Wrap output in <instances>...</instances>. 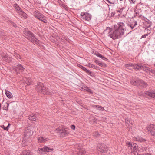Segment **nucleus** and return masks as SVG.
<instances>
[{
    "label": "nucleus",
    "instance_id": "1",
    "mask_svg": "<svg viewBox=\"0 0 155 155\" xmlns=\"http://www.w3.org/2000/svg\"><path fill=\"white\" fill-rule=\"evenodd\" d=\"M124 25L123 23H120L115 25L113 33L110 35V37L113 39L120 38L124 34Z\"/></svg>",
    "mask_w": 155,
    "mask_h": 155
},
{
    "label": "nucleus",
    "instance_id": "2",
    "mask_svg": "<svg viewBox=\"0 0 155 155\" xmlns=\"http://www.w3.org/2000/svg\"><path fill=\"white\" fill-rule=\"evenodd\" d=\"M36 90L37 91L42 94L47 95L51 94V93L48 91V89L44 87L42 83H39L38 84L36 87Z\"/></svg>",
    "mask_w": 155,
    "mask_h": 155
},
{
    "label": "nucleus",
    "instance_id": "3",
    "mask_svg": "<svg viewBox=\"0 0 155 155\" xmlns=\"http://www.w3.org/2000/svg\"><path fill=\"white\" fill-rule=\"evenodd\" d=\"M125 67L131 69L130 68V67H132L134 69H143L144 71H147L149 70V68L146 67L144 65H142L140 64H126L125 65Z\"/></svg>",
    "mask_w": 155,
    "mask_h": 155
},
{
    "label": "nucleus",
    "instance_id": "4",
    "mask_svg": "<svg viewBox=\"0 0 155 155\" xmlns=\"http://www.w3.org/2000/svg\"><path fill=\"white\" fill-rule=\"evenodd\" d=\"M139 94L140 96H145L146 95L153 98H155V91H151L139 93Z\"/></svg>",
    "mask_w": 155,
    "mask_h": 155
},
{
    "label": "nucleus",
    "instance_id": "5",
    "mask_svg": "<svg viewBox=\"0 0 155 155\" xmlns=\"http://www.w3.org/2000/svg\"><path fill=\"white\" fill-rule=\"evenodd\" d=\"M131 83L132 85L137 86L139 84L140 86L142 87H146L147 86V84L141 80H137L134 81V82L131 81Z\"/></svg>",
    "mask_w": 155,
    "mask_h": 155
},
{
    "label": "nucleus",
    "instance_id": "6",
    "mask_svg": "<svg viewBox=\"0 0 155 155\" xmlns=\"http://www.w3.org/2000/svg\"><path fill=\"white\" fill-rule=\"evenodd\" d=\"M27 32L28 34L30 35L31 38H29L28 39L29 40L31 39V41L34 43L35 44H37L38 40L35 38L33 33L29 31H27Z\"/></svg>",
    "mask_w": 155,
    "mask_h": 155
},
{
    "label": "nucleus",
    "instance_id": "7",
    "mask_svg": "<svg viewBox=\"0 0 155 155\" xmlns=\"http://www.w3.org/2000/svg\"><path fill=\"white\" fill-rule=\"evenodd\" d=\"M14 69L16 73L18 74L20 72H23L25 70V68L21 65L20 64L17 66Z\"/></svg>",
    "mask_w": 155,
    "mask_h": 155
},
{
    "label": "nucleus",
    "instance_id": "8",
    "mask_svg": "<svg viewBox=\"0 0 155 155\" xmlns=\"http://www.w3.org/2000/svg\"><path fill=\"white\" fill-rule=\"evenodd\" d=\"M81 15L83 16V18L86 21H89L91 19V15L88 13H81Z\"/></svg>",
    "mask_w": 155,
    "mask_h": 155
},
{
    "label": "nucleus",
    "instance_id": "9",
    "mask_svg": "<svg viewBox=\"0 0 155 155\" xmlns=\"http://www.w3.org/2000/svg\"><path fill=\"white\" fill-rule=\"evenodd\" d=\"M147 130L149 133L151 135L152 132H155V125L152 124L148 125L147 127Z\"/></svg>",
    "mask_w": 155,
    "mask_h": 155
},
{
    "label": "nucleus",
    "instance_id": "10",
    "mask_svg": "<svg viewBox=\"0 0 155 155\" xmlns=\"http://www.w3.org/2000/svg\"><path fill=\"white\" fill-rule=\"evenodd\" d=\"M48 140V138L45 137L40 136L38 138V143H44Z\"/></svg>",
    "mask_w": 155,
    "mask_h": 155
},
{
    "label": "nucleus",
    "instance_id": "11",
    "mask_svg": "<svg viewBox=\"0 0 155 155\" xmlns=\"http://www.w3.org/2000/svg\"><path fill=\"white\" fill-rule=\"evenodd\" d=\"M38 150L39 151H41L42 152H44L46 151L51 152L53 151V148H49L46 146H45L43 148H39Z\"/></svg>",
    "mask_w": 155,
    "mask_h": 155
},
{
    "label": "nucleus",
    "instance_id": "12",
    "mask_svg": "<svg viewBox=\"0 0 155 155\" xmlns=\"http://www.w3.org/2000/svg\"><path fill=\"white\" fill-rule=\"evenodd\" d=\"M33 14L36 18H38L39 20H40L41 18H42L43 16L41 13L37 11H35L34 12Z\"/></svg>",
    "mask_w": 155,
    "mask_h": 155
},
{
    "label": "nucleus",
    "instance_id": "13",
    "mask_svg": "<svg viewBox=\"0 0 155 155\" xmlns=\"http://www.w3.org/2000/svg\"><path fill=\"white\" fill-rule=\"evenodd\" d=\"M97 150L101 152L104 153V144H99L97 147Z\"/></svg>",
    "mask_w": 155,
    "mask_h": 155
},
{
    "label": "nucleus",
    "instance_id": "14",
    "mask_svg": "<svg viewBox=\"0 0 155 155\" xmlns=\"http://www.w3.org/2000/svg\"><path fill=\"white\" fill-rule=\"evenodd\" d=\"M61 134L63 137H65L68 136L69 134V132L67 127H64Z\"/></svg>",
    "mask_w": 155,
    "mask_h": 155
},
{
    "label": "nucleus",
    "instance_id": "15",
    "mask_svg": "<svg viewBox=\"0 0 155 155\" xmlns=\"http://www.w3.org/2000/svg\"><path fill=\"white\" fill-rule=\"evenodd\" d=\"M125 122L127 124V126H131L133 124V121L130 118H127L125 119Z\"/></svg>",
    "mask_w": 155,
    "mask_h": 155
},
{
    "label": "nucleus",
    "instance_id": "16",
    "mask_svg": "<svg viewBox=\"0 0 155 155\" xmlns=\"http://www.w3.org/2000/svg\"><path fill=\"white\" fill-rule=\"evenodd\" d=\"M94 61L95 63L101 67H105L107 66V65L105 64L102 62H101L97 60L96 59H94Z\"/></svg>",
    "mask_w": 155,
    "mask_h": 155
},
{
    "label": "nucleus",
    "instance_id": "17",
    "mask_svg": "<svg viewBox=\"0 0 155 155\" xmlns=\"http://www.w3.org/2000/svg\"><path fill=\"white\" fill-rule=\"evenodd\" d=\"M30 139H26L25 137H23L22 141V144L24 146H26L30 142Z\"/></svg>",
    "mask_w": 155,
    "mask_h": 155
},
{
    "label": "nucleus",
    "instance_id": "18",
    "mask_svg": "<svg viewBox=\"0 0 155 155\" xmlns=\"http://www.w3.org/2000/svg\"><path fill=\"white\" fill-rule=\"evenodd\" d=\"M92 107L94 108H95L101 111H103L104 110V109L103 107L98 105H93L92 106Z\"/></svg>",
    "mask_w": 155,
    "mask_h": 155
},
{
    "label": "nucleus",
    "instance_id": "19",
    "mask_svg": "<svg viewBox=\"0 0 155 155\" xmlns=\"http://www.w3.org/2000/svg\"><path fill=\"white\" fill-rule=\"evenodd\" d=\"M64 127H65L63 125H61L60 126H59L58 128L56 129V132L58 133H61Z\"/></svg>",
    "mask_w": 155,
    "mask_h": 155
},
{
    "label": "nucleus",
    "instance_id": "20",
    "mask_svg": "<svg viewBox=\"0 0 155 155\" xmlns=\"http://www.w3.org/2000/svg\"><path fill=\"white\" fill-rule=\"evenodd\" d=\"M18 13L19 15H21L22 17L26 18H27V15L25 13H24L21 10H20L19 12H18Z\"/></svg>",
    "mask_w": 155,
    "mask_h": 155
},
{
    "label": "nucleus",
    "instance_id": "21",
    "mask_svg": "<svg viewBox=\"0 0 155 155\" xmlns=\"http://www.w3.org/2000/svg\"><path fill=\"white\" fill-rule=\"evenodd\" d=\"M28 119L31 120L36 121L37 120V117L35 116L34 114L30 115L28 116Z\"/></svg>",
    "mask_w": 155,
    "mask_h": 155
},
{
    "label": "nucleus",
    "instance_id": "22",
    "mask_svg": "<svg viewBox=\"0 0 155 155\" xmlns=\"http://www.w3.org/2000/svg\"><path fill=\"white\" fill-rule=\"evenodd\" d=\"M5 93L8 98H11L13 96L12 94L8 91L5 90Z\"/></svg>",
    "mask_w": 155,
    "mask_h": 155
},
{
    "label": "nucleus",
    "instance_id": "23",
    "mask_svg": "<svg viewBox=\"0 0 155 155\" xmlns=\"http://www.w3.org/2000/svg\"><path fill=\"white\" fill-rule=\"evenodd\" d=\"M80 68L82 69L83 70L86 72L88 74H91V72L90 71L87 69L85 67L80 65Z\"/></svg>",
    "mask_w": 155,
    "mask_h": 155
},
{
    "label": "nucleus",
    "instance_id": "24",
    "mask_svg": "<svg viewBox=\"0 0 155 155\" xmlns=\"http://www.w3.org/2000/svg\"><path fill=\"white\" fill-rule=\"evenodd\" d=\"M21 155H32V154L28 150H24L22 152Z\"/></svg>",
    "mask_w": 155,
    "mask_h": 155
},
{
    "label": "nucleus",
    "instance_id": "25",
    "mask_svg": "<svg viewBox=\"0 0 155 155\" xmlns=\"http://www.w3.org/2000/svg\"><path fill=\"white\" fill-rule=\"evenodd\" d=\"M95 54L96 56H97V57H98L101 58L102 59H103V60H105L106 61H108V59L107 58H105L104 57L102 56L99 53H96Z\"/></svg>",
    "mask_w": 155,
    "mask_h": 155
},
{
    "label": "nucleus",
    "instance_id": "26",
    "mask_svg": "<svg viewBox=\"0 0 155 155\" xmlns=\"http://www.w3.org/2000/svg\"><path fill=\"white\" fill-rule=\"evenodd\" d=\"M14 7L15 8V9L16 10V11L18 13V12H19L20 10H21L20 9L18 5L16 4H15L14 5Z\"/></svg>",
    "mask_w": 155,
    "mask_h": 155
},
{
    "label": "nucleus",
    "instance_id": "27",
    "mask_svg": "<svg viewBox=\"0 0 155 155\" xmlns=\"http://www.w3.org/2000/svg\"><path fill=\"white\" fill-rule=\"evenodd\" d=\"M85 151L84 149H81L79 151L78 155H84Z\"/></svg>",
    "mask_w": 155,
    "mask_h": 155
},
{
    "label": "nucleus",
    "instance_id": "28",
    "mask_svg": "<svg viewBox=\"0 0 155 155\" xmlns=\"http://www.w3.org/2000/svg\"><path fill=\"white\" fill-rule=\"evenodd\" d=\"M132 149L133 150H136L137 148V145L136 143H133L132 144Z\"/></svg>",
    "mask_w": 155,
    "mask_h": 155
},
{
    "label": "nucleus",
    "instance_id": "29",
    "mask_svg": "<svg viewBox=\"0 0 155 155\" xmlns=\"http://www.w3.org/2000/svg\"><path fill=\"white\" fill-rule=\"evenodd\" d=\"M3 59L4 60H5L6 61H7L9 62L10 61V60L11 58L10 57H9V59H8V57L6 55H5V56H3Z\"/></svg>",
    "mask_w": 155,
    "mask_h": 155
},
{
    "label": "nucleus",
    "instance_id": "30",
    "mask_svg": "<svg viewBox=\"0 0 155 155\" xmlns=\"http://www.w3.org/2000/svg\"><path fill=\"white\" fill-rule=\"evenodd\" d=\"M137 140L140 142H143L145 141V140L142 138H138L137 139Z\"/></svg>",
    "mask_w": 155,
    "mask_h": 155
},
{
    "label": "nucleus",
    "instance_id": "31",
    "mask_svg": "<svg viewBox=\"0 0 155 155\" xmlns=\"http://www.w3.org/2000/svg\"><path fill=\"white\" fill-rule=\"evenodd\" d=\"M127 145L129 147H130L131 149H132V144H131L130 142H128L126 143Z\"/></svg>",
    "mask_w": 155,
    "mask_h": 155
},
{
    "label": "nucleus",
    "instance_id": "32",
    "mask_svg": "<svg viewBox=\"0 0 155 155\" xmlns=\"http://www.w3.org/2000/svg\"><path fill=\"white\" fill-rule=\"evenodd\" d=\"M33 129V127L32 126H28L27 128V130H28L29 132H31L32 130V129Z\"/></svg>",
    "mask_w": 155,
    "mask_h": 155
},
{
    "label": "nucleus",
    "instance_id": "33",
    "mask_svg": "<svg viewBox=\"0 0 155 155\" xmlns=\"http://www.w3.org/2000/svg\"><path fill=\"white\" fill-rule=\"evenodd\" d=\"M88 66L92 68H93L94 69H96V68H97V67L95 66L94 65L92 64H89Z\"/></svg>",
    "mask_w": 155,
    "mask_h": 155
},
{
    "label": "nucleus",
    "instance_id": "34",
    "mask_svg": "<svg viewBox=\"0 0 155 155\" xmlns=\"http://www.w3.org/2000/svg\"><path fill=\"white\" fill-rule=\"evenodd\" d=\"M137 22L135 21V22H134V26H133L132 25H131L130 26V27L132 29H133L134 27L136 25H137Z\"/></svg>",
    "mask_w": 155,
    "mask_h": 155
},
{
    "label": "nucleus",
    "instance_id": "35",
    "mask_svg": "<svg viewBox=\"0 0 155 155\" xmlns=\"http://www.w3.org/2000/svg\"><path fill=\"white\" fill-rule=\"evenodd\" d=\"M1 127L2 128H3L4 129V130H7V131H8V128H7V127H5L4 125H2V126H1Z\"/></svg>",
    "mask_w": 155,
    "mask_h": 155
},
{
    "label": "nucleus",
    "instance_id": "36",
    "mask_svg": "<svg viewBox=\"0 0 155 155\" xmlns=\"http://www.w3.org/2000/svg\"><path fill=\"white\" fill-rule=\"evenodd\" d=\"M70 128L73 130H74L75 128V126L74 125H72L71 126Z\"/></svg>",
    "mask_w": 155,
    "mask_h": 155
},
{
    "label": "nucleus",
    "instance_id": "37",
    "mask_svg": "<svg viewBox=\"0 0 155 155\" xmlns=\"http://www.w3.org/2000/svg\"><path fill=\"white\" fill-rule=\"evenodd\" d=\"M43 17L42 18H41L40 21H42L44 23H46L47 22V21L45 20L43 18Z\"/></svg>",
    "mask_w": 155,
    "mask_h": 155
},
{
    "label": "nucleus",
    "instance_id": "38",
    "mask_svg": "<svg viewBox=\"0 0 155 155\" xmlns=\"http://www.w3.org/2000/svg\"><path fill=\"white\" fill-rule=\"evenodd\" d=\"M86 90L90 93H91L92 92L91 90L90 89H88V88H86Z\"/></svg>",
    "mask_w": 155,
    "mask_h": 155
},
{
    "label": "nucleus",
    "instance_id": "39",
    "mask_svg": "<svg viewBox=\"0 0 155 155\" xmlns=\"http://www.w3.org/2000/svg\"><path fill=\"white\" fill-rule=\"evenodd\" d=\"M130 2L131 3H133L134 4L136 1V0H130Z\"/></svg>",
    "mask_w": 155,
    "mask_h": 155
},
{
    "label": "nucleus",
    "instance_id": "40",
    "mask_svg": "<svg viewBox=\"0 0 155 155\" xmlns=\"http://www.w3.org/2000/svg\"><path fill=\"white\" fill-rule=\"evenodd\" d=\"M140 155H151V154L150 153H145V154H141Z\"/></svg>",
    "mask_w": 155,
    "mask_h": 155
},
{
    "label": "nucleus",
    "instance_id": "41",
    "mask_svg": "<svg viewBox=\"0 0 155 155\" xmlns=\"http://www.w3.org/2000/svg\"><path fill=\"white\" fill-rule=\"evenodd\" d=\"M151 135L155 136V132H151Z\"/></svg>",
    "mask_w": 155,
    "mask_h": 155
},
{
    "label": "nucleus",
    "instance_id": "42",
    "mask_svg": "<svg viewBox=\"0 0 155 155\" xmlns=\"http://www.w3.org/2000/svg\"><path fill=\"white\" fill-rule=\"evenodd\" d=\"M15 56L17 58L20 57V56L18 54H16Z\"/></svg>",
    "mask_w": 155,
    "mask_h": 155
},
{
    "label": "nucleus",
    "instance_id": "43",
    "mask_svg": "<svg viewBox=\"0 0 155 155\" xmlns=\"http://www.w3.org/2000/svg\"><path fill=\"white\" fill-rule=\"evenodd\" d=\"M27 84L28 85H29L30 84V82H29L28 81V83H27Z\"/></svg>",
    "mask_w": 155,
    "mask_h": 155
},
{
    "label": "nucleus",
    "instance_id": "44",
    "mask_svg": "<svg viewBox=\"0 0 155 155\" xmlns=\"http://www.w3.org/2000/svg\"><path fill=\"white\" fill-rule=\"evenodd\" d=\"M6 105L8 107V103H6Z\"/></svg>",
    "mask_w": 155,
    "mask_h": 155
},
{
    "label": "nucleus",
    "instance_id": "45",
    "mask_svg": "<svg viewBox=\"0 0 155 155\" xmlns=\"http://www.w3.org/2000/svg\"><path fill=\"white\" fill-rule=\"evenodd\" d=\"M10 126V124H8V126L7 127V128H8V127Z\"/></svg>",
    "mask_w": 155,
    "mask_h": 155
},
{
    "label": "nucleus",
    "instance_id": "46",
    "mask_svg": "<svg viewBox=\"0 0 155 155\" xmlns=\"http://www.w3.org/2000/svg\"><path fill=\"white\" fill-rule=\"evenodd\" d=\"M109 29L110 30V28H109Z\"/></svg>",
    "mask_w": 155,
    "mask_h": 155
}]
</instances>
